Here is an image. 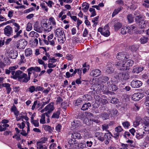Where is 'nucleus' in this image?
<instances>
[{
  "label": "nucleus",
  "mask_w": 149,
  "mask_h": 149,
  "mask_svg": "<svg viewBox=\"0 0 149 149\" xmlns=\"http://www.w3.org/2000/svg\"><path fill=\"white\" fill-rule=\"evenodd\" d=\"M143 17L141 15H137L135 17V21L136 23H138L139 28L141 29L144 28L148 23V21L144 20Z\"/></svg>",
  "instance_id": "obj_1"
},
{
  "label": "nucleus",
  "mask_w": 149,
  "mask_h": 149,
  "mask_svg": "<svg viewBox=\"0 0 149 149\" xmlns=\"http://www.w3.org/2000/svg\"><path fill=\"white\" fill-rule=\"evenodd\" d=\"M26 77L27 74L23 73L20 70H18L15 72L14 75L11 77L15 79L18 78L19 81L23 82V80L25 79V77Z\"/></svg>",
  "instance_id": "obj_2"
},
{
  "label": "nucleus",
  "mask_w": 149,
  "mask_h": 149,
  "mask_svg": "<svg viewBox=\"0 0 149 149\" xmlns=\"http://www.w3.org/2000/svg\"><path fill=\"white\" fill-rule=\"evenodd\" d=\"M54 103L53 102H51L47 105L45 107L42 109L40 111L41 113L45 111H47V112L45 113L46 114V116L47 117H49V115L50 114L51 112L53 111L54 109Z\"/></svg>",
  "instance_id": "obj_3"
},
{
  "label": "nucleus",
  "mask_w": 149,
  "mask_h": 149,
  "mask_svg": "<svg viewBox=\"0 0 149 149\" xmlns=\"http://www.w3.org/2000/svg\"><path fill=\"white\" fill-rule=\"evenodd\" d=\"M109 26L107 25L104 28L100 27L98 29V31L105 37H108L110 35V32L109 30Z\"/></svg>",
  "instance_id": "obj_4"
},
{
  "label": "nucleus",
  "mask_w": 149,
  "mask_h": 149,
  "mask_svg": "<svg viewBox=\"0 0 149 149\" xmlns=\"http://www.w3.org/2000/svg\"><path fill=\"white\" fill-rule=\"evenodd\" d=\"M27 41L24 39H20L16 43V47L18 49H24L27 44Z\"/></svg>",
  "instance_id": "obj_5"
},
{
  "label": "nucleus",
  "mask_w": 149,
  "mask_h": 149,
  "mask_svg": "<svg viewBox=\"0 0 149 149\" xmlns=\"http://www.w3.org/2000/svg\"><path fill=\"white\" fill-rule=\"evenodd\" d=\"M116 57L118 60L124 61L129 58V56L126 52H120L117 54Z\"/></svg>",
  "instance_id": "obj_6"
},
{
  "label": "nucleus",
  "mask_w": 149,
  "mask_h": 149,
  "mask_svg": "<svg viewBox=\"0 0 149 149\" xmlns=\"http://www.w3.org/2000/svg\"><path fill=\"white\" fill-rule=\"evenodd\" d=\"M81 125L80 120H74L71 122L70 128L71 130H76L79 129Z\"/></svg>",
  "instance_id": "obj_7"
},
{
  "label": "nucleus",
  "mask_w": 149,
  "mask_h": 149,
  "mask_svg": "<svg viewBox=\"0 0 149 149\" xmlns=\"http://www.w3.org/2000/svg\"><path fill=\"white\" fill-rule=\"evenodd\" d=\"M41 26L44 31L47 32H49L50 31L52 28V26L51 23H42L41 24Z\"/></svg>",
  "instance_id": "obj_8"
},
{
  "label": "nucleus",
  "mask_w": 149,
  "mask_h": 149,
  "mask_svg": "<svg viewBox=\"0 0 149 149\" xmlns=\"http://www.w3.org/2000/svg\"><path fill=\"white\" fill-rule=\"evenodd\" d=\"M77 144L76 142L75 139L73 140L72 139H70L68 141L67 144L65 145V147L69 149L74 148L77 146Z\"/></svg>",
  "instance_id": "obj_9"
},
{
  "label": "nucleus",
  "mask_w": 149,
  "mask_h": 149,
  "mask_svg": "<svg viewBox=\"0 0 149 149\" xmlns=\"http://www.w3.org/2000/svg\"><path fill=\"white\" fill-rule=\"evenodd\" d=\"M118 77L119 79L126 80L129 78L130 76L128 73L125 72H122L118 74Z\"/></svg>",
  "instance_id": "obj_10"
},
{
  "label": "nucleus",
  "mask_w": 149,
  "mask_h": 149,
  "mask_svg": "<svg viewBox=\"0 0 149 149\" xmlns=\"http://www.w3.org/2000/svg\"><path fill=\"white\" fill-rule=\"evenodd\" d=\"M12 28L9 25L6 26L4 29V33L6 36H10L13 33Z\"/></svg>",
  "instance_id": "obj_11"
},
{
  "label": "nucleus",
  "mask_w": 149,
  "mask_h": 149,
  "mask_svg": "<svg viewBox=\"0 0 149 149\" xmlns=\"http://www.w3.org/2000/svg\"><path fill=\"white\" fill-rule=\"evenodd\" d=\"M124 62V61H119L116 63V65L117 68L120 70H127L128 68L127 67H125V64L124 63H123Z\"/></svg>",
  "instance_id": "obj_12"
},
{
  "label": "nucleus",
  "mask_w": 149,
  "mask_h": 149,
  "mask_svg": "<svg viewBox=\"0 0 149 149\" xmlns=\"http://www.w3.org/2000/svg\"><path fill=\"white\" fill-rule=\"evenodd\" d=\"M108 89L112 91H116L117 89V86L115 85V82L113 81H109L107 82Z\"/></svg>",
  "instance_id": "obj_13"
},
{
  "label": "nucleus",
  "mask_w": 149,
  "mask_h": 149,
  "mask_svg": "<svg viewBox=\"0 0 149 149\" xmlns=\"http://www.w3.org/2000/svg\"><path fill=\"white\" fill-rule=\"evenodd\" d=\"M142 83L141 81L136 79L132 81L131 82V85L134 88H138L142 86Z\"/></svg>",
  "instance_id": "obj_14"
},
{
  "label": "nucleus",
  "mask_w": 149,
  "mask_h": 149,
  "mask_svg": "<svg viewBox=\"0 0 149 149\" xmlns=\"http://www.w3.org/2000/svg\"><path fill=\"white\" fill-rule=\"evenodd\" d=\"M18 67V66L17 65L10 67L8 68V69H6V74H9L11 73L12 76H13L15 73V70L17 69Z\"/></svg>",
  "instance_id": "obj_15"
},
{
  "label": "nucleus",
  "mask_w": 149,
  "mask_h": 149,
  "mask_svg": "<svg viewBox=\"0 0 149 149\" xmlns=\"http://www.w3.org/2000/svg\"><path fill=\"white\" fill-rule=\"evenodd\" d=\"M144 134L143 130L139 129L135 132V137L137 139H140L143 137Z\"/></svg>",
  "instance_id": "obj_16"
},
{
  "label": "nucleus",
  "mask_w": 149,
  "mask_h": 149,
  "mask_svg": "<svg viewBox=\"0 0 149 149\" xmlns=\"http://www.w3.org/2000/svg\"><path fill=\"white\" fill-rule=\"evenodd\" d=\"M95 136L99 141L101 142L104 141V135L101 132H97L95 134Z\"/></svg>",
  "instance_id": "obj_17"
},
{
  "label": "nucleus",
  "mask_w": 149,
  "mask_h": 149,
  "mask_svg": "<svg viewBox=\"0 0 149 149\" xmlns=\"http://www.w3.org/2000/svg\"><path fill=\"white\" fill-rule=\"evenodd\" d=\"M101 74L100 70L97 69L94 70L90 73V75L94 77H96L100 75Z\"/></svg>",
  "instance_id": "obj_18"
},
{
  "label": "nucleus",
  "mask_w": 149,
  "mask_h": 149,
  "mask_svg": "<svg viewBox=\"0 0 149 149\" xmlns=\"http://www.w3.org/2000/svg\"><path fill=\"white\" fill-rule=\"evenodd\" d=\"M64 31L62 28L57 29L55 31V36L56 37L64 36Z\"/></svg>",
  "instance_id": "obj_19"
},
{
  "label": "nucleus",
  "mask_w": 149,
  "mask_h": 149,
  "mask_svg": "<svg viewBox=\"0 0 149 149\" xmlns=\"http://www.w3.org/2000/svg\"><path fill=\"white\" fill-rule=\"evenodd\" d=\"M143 97L142 95L139 93H136L134 94L132 98L134 101H138L141 99Z\"/></svg>",
  "instance_id": "obj_20"
},
{
  "label": "nucleus",
  "mask_w": 149,
  "mask_h": 149,
  "mask_svg": "<svg viewBox=\"0 0 149 149\" xmlns=\"http://www.w3.org/2000/svg\"><path fill=\"white\" fill-rule=\"evenodd\" d=\"M18 56L17 52L15 50H11L10 51L9 54V56L10 58L15 59Z\"/></svg>",
  "instance_id": "obj_21"
},
{
  "label": "nucleus",
  "mask_w": 149,
  "mask_h": 149,
  "mask_svg": "<svg viewBox=\"0 0 149 149\" xmlns=\"http://www.w3.org/2000/svg\"><path fill=\"white\" fill-rule=\"evenodd\" d=\"M31 67L28 69L27 70L28 72V77L27 76V77H25V79H24L23 81V82L25 83H27L28 82V81L30 79V76L31 75V72L33 70H31L30 71Z\"/></svg>",
  "instance_id": "obj_22"
},
{
  "label": "nucleus",
  "mask_w": 149,
  "mask_h": 149,
  "mask_svg": "<svg viewBox=\"0 0 149 149\" xmlns=\"http://www.w3.org/2000/svg\"><path fill=\"white\" fill-rule=\"evenodd\" d=\"M143 92L147 95L145 100L144 104L146 106L149 107V89L145 90Z\"/></svg>",
  "instance_id": "obj_23"
},
{
  "label": "nucleus",
  "mask_w": 149,
  "mask_h": 149,
  "mask_svg": "<svg viewBox=\"0 0 149 149\" xmlns=\"http://www.w3.org/2000/svg\"><path fill=\"white\" fill-rule=\"evenodd\" d=\"M94 98L95 100L94 105L96 107H98L100 105V102L101 101L102 99L100 96L97 95H95L94 97Z\"/></svg>",
  "instance_id": "obj_24"
},
{
  "label": "nucleus",
  "mask_w": 149,
  "mask_h": 149,
  "mask_svg": "<svg viewBox=\"0 0 149 149\" xmlns=\"http://www.w3.org/2000/svg\"><path fill=\"white\" fill-rule=\"evenodd\" d=\"M33 28L34 30L40 33L42 32V28L40 27L38 22H36L34 24Z\"/></svg>",
  "instance_id": "obj_25"
},
{
  "label": "nucleus",
  "mask_w": 149,
  "mask_h": 149,
  "mask_svg": "<svg viewBox=\"0 0 149 149\" xmlns=\"http://www.w3.org/2000/svg\"><path fill=\"white\" fill-rule=\"evenodd\" d=\"M144 69V68L143 66L138 67L135 68L133 69L132 72L133 73H139L142 71Z\"/></svg>",
  "instance_id": "obj_26"
},
{
  "label": "nucleus",
  "mask_w": 149,
  "mask_h": 149,
  "mask_svg": "<svg viewBox=\"0 0 149 149\" xmlns=\"http://www.w3.org/2000/svg\"><path fill=\"white\" fill-rule=\"evenodd\" d=\"M149 39L148 37L145 36H143L139 39V41L141 44H144L148 42Z\"/></svg>",
  "instance_id": "obj_27"
},
{
  "label": "nucleus",
  "mask_w": 149,
  "mask_h": 149,
  "mask_svg": "<svg viewBox=\"0 0 149 149\" xmlns=\"http://www.w3.org/2000/svg\"><path fill=\"white\" fill-rule=\"evenodd\" d=\"M10 85L9 83H6L2 84V86L6 87L8 94H9L11 91V88L10 87Z\"/></svg>",
  "instance_id": "obj_28"
},
{
  "label": "nucleus",
  "mask_w": 149,
  "mask_h": 149,
  "mask_svg": "<svg viewBox=\"0 0 149 149\" xmlns=\"http://www.w3.org/2000/svg\"><path fill=\"white\" fill-rule=\"evenodd\" d=\"M128 33L130 34H132L133 31H135L137 29V27L135 25H132L128 26Z\"/></svg>",
  "instance_id": "obj_29"
},
{
  "label": "nucleus",
  "mask_w": 149,
  "mask_h": 149,
  "mask_svg": "<svg viewBox=\"0 0 149 149\" xmlns=\"http://www.w3.org/2000/svg\"><path fill=\"white\" fill-rule=\"evenodd\" d=\"M112 136H113V135L109 131V132H108L107 133H105L104 135V141L105 140V139L110 140V139L111 138Z\"/></svg>",
  "instance_id": "obj_30"
},
{
  "label": "nucleus",
  "mask_w": 149,
  "mask_h": 149,
  "mask_svg": "<svg viewBox=\"0 0 149 149\" xmlns=\"http://www.w3.org/2000/svg\"><path fill=\"white\" fill-rule=\"evenodd\" d=\"M71 137L74 139H79L81 138V136L79 133L74 132L72 134Z\"/></svg>",
  "instance_id": "obj_31"
},
{
  "label": "nucleus",
  "mask_w": 149,
  "mask_h": 149,
  "mask_svg": "<svg viewBox=\"0 0 149 149\" xmlns=\"http://www.w3.org/2000/svg\"><path fill=\"white\" fill-rule=\"evenodd\" d=\"M43 143H41L40 142H37V149H47V147L45 145H43Z\"/></svg>",
  "instance_id": "obj_32"
},
{
  "label": "nucleus",
  "mask_w": 149,
  "mask_h": 149,
  "mask_svg": "<svg viewBox=\"0 0 149 149\" xmlns=\"http://www.w3.org/2000/svg\"><path fill=\"white\" fill-rule=\"evenodd\" d=\"M91 106V104L90 103H85L83 105L81 108V109L83 111H85L88 110V108Z\"/></svg>",
  "instance_id": "obj_33"
},
{
  "label": "nucleus",
  "mask_w": 149,
  "mask_h": 149,
  "mask_svg": "<svg viewBox=\"0 0 149 149\" xmlns=\"http://www.w3.org/2000/svg\"><path fill=\"white\" fill-rule=\"evenodd\" d=\"M84 122L88 125L91 126L93 124L92 119L86 118L84 120Z\"/></svg>",
  "instance_id": "obj_34"
},
{
  "label": "nucleus",
  "mask_w": 149,
  "mask_h": 149,
  "mask_svg": "<svg viewBox=\"0 0 149 149\" xmlns=\"http://www.w3.org/2000/svg\"><path fill=\"white\" fill-rule=\"evenodd\" d=\"M11 110L12 111L14 112L15 116H17L19 114V112L17 110V108L14 105H13L11 107Z\"/></svg>",
  "instance_id": "obj_35"
},
{
  "label": "nucleus",
  "mask_w": 149,
  "mask_h": 149,
  "mask_svg": "<svg viewBox=\"0 0 149 149\" xmlns=\"http://www.w3.org/2000/svg\"><path fill=\"white\" fill-rule=\"evenodd\" d=\"M126 63V65H125V67H127L128 68L127 70H129V68L128 67L133 65L134 63V61L132 60H128L127 61Z\"/></svg>",
  "instance_id": "obj_36"
},
{
  "label": "nucleus",
  "mask_w": 149,
  "mask_h": 149,
  "mask_svg": "<svg viewBox=\"0 0 149 149\" xmlns=\"http://www.w3.org/2000/svg\"><path fill=\"white\" fill-rule=\"evenodd\" d=\"M83 8L82 9L85 12L87 11L89 7V4L86 3H84L82 4Z\"/></svg>",
  "instance_id": "obj_37"
},
{
  "label": "nucleus",
  "mask_w": 149,
  "mask_h": 149,
  "mask_svg": "<svg viewBox=\"0 0 149 149\" xmlns=\"http://www.w3.org/2000/svg\"><path fill=\"white\" fill-rule=\"evenodd\" d=\"M127 18L130 23H132L134 21V16L132 14H129L127 16Z\"/></svg>",
  "instance_id": "obj_38"
},
{
  "label": "nucleus",
  "mask_w": 149,
  "mask_h": 149,
  "mask_svg": "<svg viewBox=\"0 0 149 149\" xmlns=\"http://www.w3.org/2000/svg\"><path fill=\"white\" fill-rule=\"evenodd\" d=\"M60 114V111L59 110H58L56 112L53 113L52 116V118L58 119L59 118Z\"/></svg>",
  "instance_id": "obj_39"
},
{
  "label": "nucleus",
  "mask_w": 149,
  "mask_h": 149,
  "mask_svg": "<svg viewBox=\"0 0 149 149\" xmlns=\"http://www.w3.org/2000/svg\"><path fill=\"white\" fill-rule=\"evenodd\" d=\"M32 53V51L31 49L28 48L26 49L25 51V54L26 57L29 56Z\"/></svg>",
  "instance_id": "obj_40"
},
{
  "label": "nucleus",
  "mask_w": 149,
  "mask_h": 149,
  "mask_svg": "<svg viewBox=\"0 0 149 149\" xmlns=\"http://www.w3.org/2000/svg\"><path fill=\"white\" fill-rule=\"evenodd\" d=\"M122 24L119 22H117L115 23L113 26L115 31H118L122 27Z\"/></svg>",
  "instance_id": "obj_41"
},
{
  "label": "nucleus",
  "mask_w": 149,
  "mask_h": 149,
  "mask_svg": "<svg viewBox=\"0 0 149 149\" xmlns=\"http://www.w3.org/2000/svg\"><path fill=\"white\" fill-rule=\"evenodd\" d=\"M82 100L81 98H79L74 101V103L75 106H78L81 104L82 102Z\"/></svg>",
  "instance_id": "obj_42"
},
{
  "label": "nucleus",
  "mask_w": 149,
  "mask_h": 149,
  "mask_svg": "<svg viewBox=\"0 0 149 149\" xmlns=\"http://www.w3.org/2000/svg\"><path fill=\"white\" fill-rule=\"evenodd\" d=\"M128 27L125 26L121 29L120 33L123 35L125 34L127 32H128Z\"/></svg>",
  "instance_id": "obj_43"
},
{
  "label": "nucleus",
  "mask_w": 149,
  "mask_h": 149,
  "mask_svg": "<svg viewBox=\"0 0 149 149\" xmlns=\"http://www.w3.org/2000/svg\"><path fill=\"white\" fill-rule=\"evenodd\" d=\"M122 9L121 7L115 9L112 13V17H113L116 15L117 14L121 11Z\"/></svg>",
  "instance_id": "obj_44"
},
{
  "label": "nucleus",
  "mask_w": 149,
  "mask_h": 149,
  "mask_svg": "<svg viewBox=\"0 0 149 149\" xmlns=\"http://www.w3.org/2000/svg\"><path fill=\"white\" fill-rule=\"evenodd\" d=\"M122 125L123 127L126 129H128L130 126V124L128 121H125L123 122Z\"/></svg>",
  "instance_id": "obj_45"
},
{
  "label": "nucleus",
  "mask_w": 149,
  "mask_h": 149,
  "mask_svg": "<svg viewBox=\"0 0 149 149\" xmlns=\"http://www.w3.org/2000/svg\"><path fill=\"white\" fill-rule=\"evenodd\" d=\"M118 113V111L116 109L112 110L110 111L109 114L111 115V117H114L116 116Z\"/></svg>",
  "instance_id": "obj_46"
},
{
  "label": "nucleus",
  "mask_w": 149,
  "mask_h": 149,
  "mask_svg": "<svg viewBox=\"0 0 149 149\" xmlns=\"http://www.w3.org/2000/svg\"><path fill=\"white\" fill-rule=\"evenodd\" d=\"M109 128V125L108 124H104L102 125V129L103 131H105L107 132H109L108 130Z\"/></svg>",
  "instance_id": "obj_47"
},
{
  "label": "nucleus",
  "mask_w": 149,
  "mask_h": 149,
  "mask_svg": "<svg viewBox=\"0 0 149 149\" xmlns=\"http://www.w3.org/2000/svg\"><path fill=\"white\" fill-rule=\"evenodd\" d=\"M13 25L15 27L14 28L15 32H17L20 29V26L16 23L15 22H13Z\"/></svg>",
  "instance_id": "obj_48"
},
{
  "label": "nucleus",
  "mask_w": 149,
  "mask_h": 149,
  "mask_svg": "<svg viewBox=\"0 0 149 149\" xmlns=\"http://www.w3.org/2000/svg\"><path fill=\"white\" fill-rule=\"evenodd\" d=\"M58 40L60 43H63L65 40V35L64 34V36H59L58 37Z\"/></svg>",
  "instance_id": "obj_49"
},
{
  "label": "nucleus",
  "mask_w": 149,
  "mask_h": 149,
  "mask_svg": "<svg viewBox=\"0 0 149 149\" xmlns=\"http://www.w3.org/2000/svg\"><path fill=\"white\" fill-rule=\"evenodd\" d=\"M9 127V125L8 124H3L2 125L1 124V127L0 129V132L5 131L6 129V128Z\"/></svg>",
  "instance_id": "obj_50"
},
{
  "label": "nucleus",
  "mask_w": 149,
  "mask_h": 149,
  "mask_svg": "<svg viewBox=\"0 0 149 149\" xmlns=\"http://www.w3.org/2000/svg\"><path fill=\"white\" fill-rule=\"evenodd\" d=\"M43 128L46 131H48L49 132H51L52 128L51 126L46 125H43Z\"/></svg>",
  "instance_id": "obj_51"
},
{
  "label": "nucleus",
  "mask_w": 149,
  "mask_h": 149,
  "mask_svg": "<svg viewBox=\"0 0 149 149\" xmlns=\"http://www.w3.org/2000/svg\"><path fill=\"white\" fill-rule=\"evenodd\" d=\"M84 136L85 139H88L91 138L92 135L90 132H84Z\"/></svg>",
  "instance_id": "obj_52"
},
{
  "label": "nucleus",
  "mask_w": 149,
  "mask_h": 149,
  "mask_svg": "<svg viewBox=\"0 0 149 149\" xmlns=\"http://www.w3.org/2000/svg\"><path fill=\"white\" fill-rule=\"evenodd\" d=\"M45 116H46V114H45V113L42 114L41 116V118L40 120V123H41L42 124H44L45 123Z\"/></svg>",
  "instance_id": "obj_53"
},
{
  "label": "nucleus",
  "mask_w": 149,
  "mask_h": 149,
  "mask_svg": "<svg viewBox=\"0 0 149 149\" xmlns=\"http://www.w3.org/2000/svg\"><path fill=\"white\" fill-rule=\"evenodd\" d=\"M143 128L144 130L146 131H149V123L146 122L143 126Z\"/></svg>",
  "instance_id": "obj_54"
},
{
  "label": "nucleus",
  "mask_w": 149,
  "mask_h": 149,
  "mask_svg": "<svg viewBox=\"0 0 149 149\" xmlns=\"http://www.w3.org/2000/svg\"><path fill=\"white\" fill-rule=\"evenodd\" d=\"M109 115L107 113L104 112L101 113V116L103 120H106L109 118Z\"/></svg>",
  "instance_id": "obj_55"
},
{
  "label": "nucleus",
  "mask_w": 149,
  "mask_h": 149,
  "mask_svg": "<svg viewBox=\"0 0 149 149\" xmlns=\"http://www.w3.org/2000/svg\"><path fill=\"white\" fill-rule=\"evenodd\" d=\"M50 21V22L51 23H52L53 26V27H56V22L55 21L53 17H51L49 18V19Z\"/></svg>",
  "instance_id": "obj_56"
},
{
  "label": "nucleus",
  "mask_w": 149,
  "mask_h": 149,
  "mask_svg": "<svg viewBox=\"0 0 149 149\" xmlns=\"http://www.w3.org/2000/svg\"><path fill=\"white\" fill-rule=\"evenodd\" d=\"M27 91L31 93L35 91V86H31L29 88L27 89Z\"/></svg>",
  "instance_id": "obj_57"
},
{
  "label": "nucleus",
  "mask_w": 149,
  "mask_h": 149,
  "mask_svg": "<svg viewBox=\"0 0 149 149\" xmlns=\"http://www.w3.org/2000/svg\"><path fill=\"white\" fill-rule=\"evenodd\" d=\"M131 136L130 133L128 132H125L124 134V137L128 139H131Z\"/></svg>",
  "instance_id": "obj_58"
},
{
  "label": "nucleus",
  "mask_w": 149,
  "mask_h": 149,
  "mask_svg": "<svg viewBox=\"0 0 149 149\" xmlns=\"http://www.w3.org/2000/svg\"><path fill=\"white\" fill-rule=\"evenodd\" d=\"M31 70H34L37 72H40L41 71V69L40 68L38 67H31L30 69Z\"/></svg>",
  "instance_id": "obj_59"
},
{
  "label": "nucleus",
  "mask_w": 149,
  "mask_h": 149,
  "mask_svg": "<svg viewBox=\"0 0 149 149\" xmlns=\"http://www.w3.org/2000/svg\"><path fill=\"white\" fill-rule=\"evenodd\" d=\"M110 102L112 103L116 104L118 101V99L115 97L112 98L110 97Z\"/></svg>",
  "instance_id": "obj_60"
},
{
  "label": "nucleus",
  "mask_w": 149,
  "mask_h": 149,
  "mask_svg": "<svg viewBox=\"0 0 149 149\" xmlns=\"http://www.w3.org/2000/svg\"><path fill=\"white\" fill-rule=\"evenodd\" d=\"M115 130L116 132L120 133L123 131V130L121 126H119L115 128Z\"/></svg>",
  "instance_id": "obj_61"
},
{
  "label": "nucleus",
  "mask_w": 149,
  "mask_h": 149,
  "mask_svg": "<svg viewBox=\"0 0 149 149\" xmlns=\"http://www.w3.org/2000/svg\"><path fill=\"white\" fill-rule=\"evenodd\" d=\"M40 6L46 12H47L48 11V9L47 7L45 6V4L44 3H41Z\"/></svg>",
  "instance_id": "obj_62"
},
{
  "label": "nucleus",
  "mask_w": 149,
  "mask_h": 149,
  "mask_svg": "<svg viewBox=\"0 0 149 149\" xmlns=\"http://www.w3.org/2000/svg\"><path fill=\"white\" fill-rule=\"evenodd\" d=\"M32 29L31 24L28 23L27 25L26 30L28 31H30Z\"/></svg>",
  "instance_id": "obj_63"
},
{
  "label": "nucleus",
  "mask_w": 149,
  "mask_h": 149,
  "mask_svg": "<svg viewBox=\"0 0 149 149\" xmlns=\"http://www.w3.org/2000/svg\"><path fill=\"white\" fill-rule=\"evenodd\" d=\"M149 146L148 144H147L146 142H145L142 145V147L143 149H148Z\"/></svg>",
  "instance_id": "obj_64"
}]
</instances>
